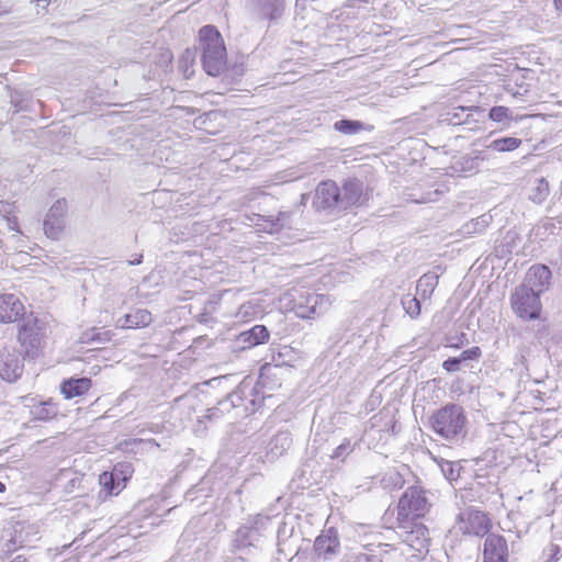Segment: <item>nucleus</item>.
I'll list each match as a JSON object with an SVG mask.
<instances>
[{"instance_id":"f257e3e1","label":"nucleus","mask_w":562,"mask_h":562,"mask_svg":"<svg viewBox=\"0 0 562 562\" xmlns=\"http://www.w3.org/2000/svg\"><path fill=\"white\" fill-rule=\"evenodd\" d=\"M430 508L428 491L418 484L407 487L400 497L394 528L408 546L423 548L427 541L428 529L418 519L428 514Z\"/></svg>"},{"instance_id":"f03ea898","label":"nucleus","mask_w":562,"mask_h":562,"mask_svg":"<svg viewBox=\"0 0 562 562\" xmlns=\"http://www.w3.org/2000/svg\"><path fill=\"white\" fill-rule=\"evenodd\" d=\"M201 60L210 76H218L226 69L227 54L224 40L217 29L205 25L199 32Z\"/></svg>"},{"instance_id":"7ed1b4c3","label":"nucleus","mask_w":562,"mask_h":562,"mask_svg":"<svg viewBox=\"0 0 562 562\" xmlns=\"http://www.w3.org/2000/svg\"><path fill=\"white\" fill-rule=\"evenodd\" d=\"M465 422L463 408L457 404L446 405L430 418L432 430L448 440L463 436Z\"/></svg>"},{"instance_id":"20e7f679","label":"nucleus","mask_w":562,"mask_h":562,"mask_svg":"<svg viewBox=\"0 0 562 562\" xmlns=\"http://www.w3.org/2000/svg\"><path fill=\"white\" fill-rule=\"evenodd\" d=\"M457 528L464 536L484 537L492 528L488 515L474 507H468L457 516Z\"/></svg>"},{"instance_id":"39448f33","label":"nucleus","mask_w":562,"mask_h":562,"mask_svg":"<svg viewBox=\"0 0 562 562\" xmlns=\"http://www.w3.org/2000/svg\"><path fill=\"white\" fill-rule=\"evenodd\" d=\"M514 313L524 321H533L540 317V296L521 286L516 288L510 296Z\"/></svg>"},{"instance_id":"423d86ee","label":"nucleus","mask_w":562,"mask_h":562,"mask_svg":"<svg viewBox=\"0 0 562 562\" xmlns=\"http://www.w3.org/2000/svg\"><path fill=\"white\" fill-rule=\"evenodd\" d=\"M43 323L37 318H26L21 326L18 340L25 356L34 358L38 355L43 341Z\"/></svg>"},{"instance_id":"0eeeda50","label":"nucleus","mask_w":562,"mask_h":562,"mask_svg":"<svg viewBox=\"0 0 562 562\" xmlns=\"http://www.w3.org/2000/svg\"><path fill=\"white\" fill-rule=\"evenodd\" d=\"M330 306L329 299L324 294L306 292L294 303V312L300 318H315L323 315Z\"/></svg>"},{"instance_id":"6e6552de","label":"nucleus","mask_w":562,"mask_h":562,"mask_svg":"<svg viewBox=\"0 0 562 562\" xmlns=\"http://www.w3.org/2000/svg\"><path fill=\"white\" fill-rule=\"evenodd\" d=\"M314 554L318 560L333 561L340 553V540L335 528L323 530L315 539Z\"/></svg>"},{"instance_id":"1a4fd4ad","label":"nucleus","mask_w":562,"mask_h":562,"mask_svg":"<svg viewBox=\"0 0 562 562\" xmlns=\"http://www.w3.org/2000/svg\"><path fill=\"white\" fill-rule=\"evenodd\" d=\"M284 0H248V12L255 21L273 22L284 12Z\"/></svg>"},{"instance_id":"9d476101","label":"nucleus","mask_w":562,"mask_h":562,"mask_svg":"<svg viewBox=\"0 0 562 562\" xmlns=\"http://www.w3.org/2000/svg\"><path fill=\"white\" fill-rule=\"evenodd\" d=\"M551 271L547 266L533 265L528 269L525 280L519 286L540 296L549 289Z\"/></svg>"},{"instance_id":"9b49d317","label":"nucleus","mask_w":562,"mask_h":562,"mask_svg":"<svg viewBox=\"0 0 562 562\" xmlns=\"http://www.w3.org/2000/svg\"><path fill=\"white\" fill-rule=\"evenodd\" d=\"M507 540L496 533H488L484 540L483 562H508Z\"/></svg>"},{"instance_id":"f8f14e48","label":"nucleus","mask_w":562,"mask_h":562,"mask_svg":"<svg viewBox=\"0 0 562 562\" xmlns=\"http://www.w3.org/2000/svg\"><path fill=\"white\" fill-rule=\"evenodd\" d=\"M313 204L317 210H339V188L334 181L321 182L315 192Z\"/></svg>"},{"instance_id":"ddd939ff","label":"nucleus","mask_w":562,"mask_h":562,"mask_svg":"<svg viewBox=\"0 0 562 562\" xmlns=\"http://www.w3.org/2000/svg\"><path fill=\"white\" fill-rule=\"evenodd\" d=\"M38 533L37 527L33 524L24 522V521H18L12 528V531L10 532V538L8 539L5 543V550L8 552L15 550L16 548H22L30 542H32L33 539L36 538Z\"/></svg>"},{"instance_id":"4468645a","label":"nucleus","mask_w":562,"mask_h":562,"mask_svg":"<svg viewBox=\"0 0 562 562\" xmlns=\"http://www.w3.org/2000/svg\"><path fill=\"white\" fill-rule=\"evenodd\" d=\"M23 372V364L14 350L7 347L0 349V376L8 381H16Z\"/></svg>"},{"instance_id":"2eb2a0df","label":"nucleus","mask_w":562,"mask_h":562,"mask_svg":"<svg viewBox=\"0 0 562 562\" xmlns=\"http://www.w3.org/2000/svg\"><path fill=\"white\" fill-rule=\"evenodd\" d=\"M260 540V535L256 528L243 526L234 536L232 541L233 551L235 553H250Z\"/></svg>"},{"instance_id":"dca6fc26","label":"nucleus","mask_w":562,"mask_h":562,"mask_svg":"<svg viewBox=\"0 0 562 562\" xmlns=\"http://www.w3.org/2000/svg\"><path fill=\"white\" fill-rule=\"evenodd\" d=\"M363 184L357 179L348 180L339 188V210H347L361 203Z\"/></svg>"},{"instance_id":"f3484780","label":"nucleus","mask_w":562,"mask_h":562,"mask_svg":"<svg viewBox=\"0 0 562 562\" xmlns=\"http://www.w3.org/2000/svg\"><path fill=\"white\" fill-rule=\"evenodd\" d=\"M269 336L270 334L266 326L255 325L250 329L241 331L236 338V344L240 349H249L267 342Z\"/></svg>"},{"instance_id":"a211bd4d","label":"nucleus","mask_w":562,"mask_h":562,"mask_svg":"<svg viewBox=\"0 0 562 562\" xmlns=\"http://www.w3.org/2000/svg\"><path fill=\"white\" fill-rule=\"evenodd\" d=\"M23 304L14 294L0 295V323H12L22 316Z\"/></svg>"},{"instance_id":"6ab92c4d","label":"nucleus","mask_w":562,"mask_h":562,"mask_svg":"<svg viewBox=\"0 0 562 562\" xmlns=\"http://www.w3.org/2000/svg\"><path fill=\"white\" fill-rule=\"evenodd\" d=\"M484 160L485 157L481 151H474L473 154L461 156L454 160L450 168L453 172L468 177L479 172Z\"/></svg>"},{"instance_id":"aec40b11","label":"nucleus","mask_w":562,"mask_h":562,"mask_svg":"<svg viewBox=\"0 0 562 562\" xmlns=\"http://www.w3.org/2000/svg\"><path fill=\"white\" fill-rule=\"evenodd\" d=\"M153 322L151 313L147 310H136L134 313L125 314L115 322L117 328H142Z\"/></svg>"},{"instance_id":"412c9836","label":"nucleus","mask_w":562,"mask_h":562,"mask_svg":"<svg viewBox=\"0 0 562 562\" xmlns=\"http://www.w3.org/2000/svg\"><path fill=\"white\" fill-rule=\"evenodd\" d=\"M292 436L288 430L278 431L270 440L268 456L277 459L283 456L292 446Z\"/></svg>"},{"instance_id":"4be33fe9","label":"nucleus","mask_w":562,"mask_h":562,"mask_svg":"<svg viewBox=\"0 0 562 562\" xmlns=\"http://www.w3.org/2000/svg\"><path fill=\"white\" fill-rule=\"evenodd\" d=\"M91 387V380L88 378L70 379L63 382L60 386L61 393L66 398L81 396Z\"/></svg>"},{"instance_id":"5701e85b","label":"nucleus","mask_w":562,"mask_h":562,"mask_svg":"<svg viewBox=\"0 0 562 562\" xmlns=\"http://www.w3.org/2000/svg\"><path fill=\"white\" fill-rule=\"evenodd\" d=\"M59 413L58 405L52 398L31 406V415L36 420L47 422Z\"/></svg>"},{"instance_id":"b1692460","label":"nucleus","mask_w":562,"mask_h":562,"mask_svg":"<svg viewBox=\"0 0 562 562\" xmlns=\"http://www.w3.org/2000/svg\"><path fill=\"white\" fill-rule=\"evenodd\" d=\"M438 274L432 272L425 273L418 279L416 291L420 295L422 300L430 299L436 286L438 285Z\"/></svg>"},{"instance_id":"393cba45","label":"nucleus","mask_w":562,"mask_h":562,"mask_svg":"<svg viewBox=\"0 0 562 562\" xmlns=\"http://www.w3.org/2000/svg\"><path fill=\"white\" fill-rule=\"evenodd\" d=\"M521 145V139L516 137H503L494 139L490 143L487 148L495 151L505 153L513 151Z\"/></svg>"},{"instance_id":"a878e982","label":"nucleus","mask_w":562,"mask_h":562,"mask_svg":"<svg viewBox=\"0 0 562 562\" xmlns=\"http://www.w3.org/2000/svg\"><path fill=\"white\" fill-rule=\"evenodd\" d=\"M549 192V182L544 178H539L536 180L535 186L531 188L529 198L535 203L540 204L547 199Z\"/></svg>"},{"instance_id":"bb28decb","label":"nucleus","mask_w":562,"mask_h":562,"mask_svg":"<svg viewBox=\"0 0 562 562\" xmlns=\"http://www.w3.org/2000/svg\"><path fill=\"white\" fill-rule=\"evenodd\" d=\"M112 333L110 330H101L99 328H91L82 334V342H108L111 340Z\"/></svg>"},{"instance_id":"cd10ccee","label":"nucleus","mask_w":562,"mask_h":562,"mask_svg":"<svg viewBox=\"0 0 562 562\" xmlns=\"http://www.w3.org/2000/svg\"><path fill=\"white\" fill-rule=\"evenodd\" d=\"M491 216L482 215L476 218L471 220L463 226V232L465 234H480L482 233L490 224Z\"/></svg>"},{"instance_id":"c85d7f7f","label":"nucleus","mask_w":562,"mask_h":562,"mask_svg":"<svg viewBox=\"0 0 562 562\" xmlns=\"http://www.w3.org/2000/svg\"><path fill=\"white\" fill-rule=\"evenodd\" d=\"M115 480H116L115 472H112V473L103 472L100 475V480H99L100 484L103 487V490L106 492V494H109V495L119 494V492L121 490L120 483L116 484Z\"/></svg>"},{"instance_id":"c756f323","label":"nucleus","mask_w":562,"mask_h":562,"mask_svg":"<svg viewBox=\"0 0 562 562\" xmlns=\"http://www.w3.org/2000/svg\"><path fill=\"white\" fill-rule=\"evenodd\" d=\"M64 229V221L46 217L44 221V231L48 238L58 239Z\"/></svg>"},{"instance_id":"7c9ffc66","label":"nucleus","mask_w":562,"mask_h":562,"mask_svg":"<svg viewBox=\"0 0 562 562\" xmlns=\"http://www.w3.org/2000/svg\"><path fill=\"white\" fill-rule=\"evenodd\" d=\"M361 123L359 121L340 120L334 125L335 130L347 135L355 134L361 130Z\"/></svg>"},{"instance_id":"2f4dec72","label":"nucleus","mask_w":562,"mask_h":562,"mask_svg":"<svg viewBox=\"0 0 562 562\" xmlns=\"http://www.w3.org/2000/svg\"><path fill=\"white\" fill-rule=\"evenodd\" d=\"M403 307L405 312L412 317L416 318L420 314V301L417 297H412L409 295L405 296L402 300Z\"/></svg>"},{"instance_id":"473e14b6","label":"nucleus","mask_w":562,"mask_h":562,"mask_svg":"<svg viewBox=\"0 0 562 562\" xmlns=\"http://www.w3.org/2000/svg\"><path fill=\"white\" fill-rule=\"evenodd\" d=\"M67 211V203L65 200H57L48 210L46 217L64 221Z\"/></svg>"},{"instance_id":"72a5a7b5","label":"nucleus","mask_w":562,"mask_h":562,"mask_svg":"<svg viewBox=\"0 0 562 562\" xmlns=\"http://www.w3.org/2000/svg\"><path fill=\"white\" fill-rule=\"evenodd\" d=\"M488 117L494 122H504L505 120H512V112L506 106H493L490 110Z\"/></svg>"},{"instance_id":"f704fd0d","label":"nucleus","mask_w":562,"mask_h":562,"mask_svg":"<svg viewBox=\"0 0 562 562\" xmlns=\"http://www.w3.org/2000/svg\"><path fill=\"white\" fill-rule=\"evenodd\" d=\"M355 446L351 445L349 439H345L342 443H340L333 452V459H341L344 460L347 456H349L353 451Z\"/></svg>"},{"instance_id":"c9c22d12","label":"nucleus","mask_w":562,"mask_h":562,"mask_svg":"<svg viewBox=\"0 0 562 562\" xmlns=\"http://www.w3.org/2000/svg\"><path fill=\"white\" fill-rule=\"evenodd\" d=\"M460 465L450 461H446L441 464V471L443 475L450 480H457L460 476Z\"/></svg>"},{"instance_id":"e433bc0d","label":"nucleus","mask_w":562,"mask_h":562,"mask_svg":"<svg viewBox=\"0 0 562 562\" xmlns=\"http://www.w3.org/2000/svg\"><path fill=\"white\" fill-rule=\"evenodd\" d=\"M383 482L386 487H393V488H402L404 485V480L402 475L396 471H391L385 474Z\"/></svg>"},{"instance_id":"4c0bfd02","label":"nucleus","mask_w":562,"mask_h":562,"mask_svg":"<svg viewBox=\"0 0 562 562\" xmlns=\"http://www.w3.org/2000/svg\"><path fill=\"white\" fill-rule=\"evenodd\" d=\"M289 220H290V213H286V212H280L278 214V216L276 217V220H273L271 217L270 233H277L284 226L289 225Z\"/></svg>"},{"instance_id":"58836bf2","label":"nucleus","mask_w":562,"mask_h":562,"mask_svg":"<svg viewBox=\"0 0 562 562\" xmlns=\"http://www.w3.org/2000/svg\"><path fill=\"white\" fill-rule=\"evenodd\" d=\"M440 194H441V192L438 189H436L434 191L424 193L418 198H416V194H412V196H413V201H415L416 203H429V202L437 201L439 199Z\"/></svg>"},{"instance_id":"ea45409f","label":"nucleus","mask_w":562,"mask_h":562,"mask_svg":"<svg viewBox=\"0 0 562 562\" xmlns=\"http://www.w3.org/2000/svg\"><path fill=\"white\" fill-rule=\"evenodd\" d=\"M246 389V386L239 387L228 395L227 400L231 402L229 404L232 407H238L243 404V395L245 394Z\"/></svg>"},{"instance_id":"a19ab883","label":"nucleus","mask_w":562,"mask_h":562,"mask_svg":"<svg viewBox=\"0 0 562 562\" xmlns=\"http://www.w3.org/2000/svg\"><path fill=\"white\" fill-rule=\"evenodd\" d=\"M462 361L460 357L448 358L443 361L442 368L448 372H456L460 369Z\"/></svg>"},{"instance_id":"79ce46f5","label":"nucleus","mask_w":562,"mask_h":562,"mask_svg":"<svg viewBox=\"0 0 562 562\" xmlns=\"http://www.w3.org/2000/svg\"><path fill=\"white\" fill-rule=\"evenodd\" d=\"M290 353H291V349H289L288 347H283L282 351H279L277 355H273L272 356V360L274 362L273 368H279V367L285 364V361L283 360V358Z\"/></svg>"},{"instance_id":"37998d69","label":"nucleus","mask_w":562,"mask_h":562,"mask_svg":"<svg viewBox=\"0 0 562 562\" xmlns=\"http://www.w3.org/2000/svg\"><path fill=\"white\" fill-rule=\"evenodd\" d=\"M348 562H378L376 558L370 557L367 553H357L350 555Z\"/></svg>"},{"instance_id":"c03bdc74","label":"nucleus","mask_w":562,"mask_h":562,"mask_svg":"<svg viewBox=\"0 0 562 562\" xmlns=\"http://www.w3.org/2000/svg\"><path fill=\"white\" fill-rule=\"evenodd\" d=\"M480 353H481V352H480V348H479V347H473V348H471V349L464 350V351L461 353L460 358H461L462 360L472 359V358H474V357H479V356H480Z\"/></svg>"},{"instance_id":"a18cd8bd","label":"nucleus","mask_w":562,"mask_h":562,"mask_svg":"<svg viewBox=\"0 0 562 562\" xmlns=\"http://www.w3.org/2000/svg\"><path fill=\"white\" fill-rule=\"evenodd\" d=\"M142 260H143V255H137V257H135L133 260H128L127 263L130 266H137V265L142 263Z\"/></svg>"},{"instance_id":"49530a36","label":"nucleus","mask_w":562,"mask_h":562,"mask_svg":"<svg viewBox=\"0 0 562 562\" xmlns=\"http://www.w3.org/2000/svg\"><path fill=\"white\" fill-rule=\"evenodd\" d=\"M360 2H361L360 0H351V3L346 5V11L341 12V15L347 14L349 16L350 13L347 11V9L355 8L356 4H358Z\"/></svg>"},{"instance_id":"de8ad7c7","label":"nucleus","mask_w":562,"mask_h":562,"mask_svg":"<svg viewBox=\"0 0 562 562\" xmlns=\"http://www.w3.org/2000/svg\"><path fill=\"white\" fill-rule=\"evenodd\" d=\"M49 4L48 0H36V7L45 9Z\"/></svg>"},{"instance_id":"09e8293b","label":"nucleus","mask_w":562,"mask_h":562,"mask_svg":"<svg viewBox=\"0 0 562 562\" xmlns=\"http://www.w3.org/2000/svg\"><path fill=\"white\" fill-rule=\"evenodd\" d=\"M11 562H30V561L22 555H18Z\"/></svg>"},{"instance_id":"8fccbe9b","label":"nucleus","mask_w":562,"mask_h":562,"mask_svg":"<svg viewBox=\"0 0 562 562\" xmlns=\"http://www.w3.org/2000/svg\"><path fill=\"white\" fill-rule=\"evenodd\" d=\"M555 8L562 12V0H553Z\"/></svg>"},{"instance_id":"3c124183","label":"nucleus","mask_w":562,"mask_h":562,"mask_svg":"<svg viewBox=\"0 0 562 562\" xmlns=\"http://www.w3.org/2000/svg\"><path fill=\"white\" fill-rule=\"evenodd\" d=\"M551 551L553 552L554 555H557L560 552L559 546H552Z\"/></svg>"},{"instance_id":"603ef678","label":"nucleus","mask_w":562,"mask_h":562,"mask_svg":"<svg viewBox=\"0 0 562 562\" xmlns=\"http://www.w3.org/2000/svg\"><path fill=\"white\" fill-rule=\"evenodd\" d=\"M508 91H509V92H512L513 97H515V98H516V97H518V95H522V94H524V93H522V92H520L519 90H517V91H512V90H509V89H508Z\"/></svg>"},{"instance_id":"864d4df0","label":"nucleus","mask_w":562,"mask_h":562,"mask_svg":"<svg viewBox=\"0 0 562 562\" xmlns=\"http://www.w3.org/2000/svg\"><path fill=\"white\" fill-rule=\"evenodd\" d=\"M5 492V484L0 481V493Z\"/></svg>"},{"instance_id":"5fc2aeb1","label":"nucleus","mask_w":562,"mask_h":562,"mask_svg":"<svg viewBox=\"0 0 562 562\" xmlns=\"http://www.w3.org/2000/svg\"><path fill=\"white\" fill-rule=\"evenodd\" d=\"M271 369H272L271 364H266L261 368V371L271 370Z\"/></svg>"}]
</instances>
